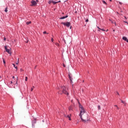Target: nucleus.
Returning a JSON list of instances; mask_svg holds the SVG:
<instances>
[{"mask_svg": "<svg viewBox=\"0 0 128 128\" xmlns=\"http://www.w3.org/2000/svg\"><path fill=\"white\" fill-rule=\"evenodd\" d=\"M79 108L80 110V114H79V116H80L82 120L84 122H88V115L86 112L84 108V106L79 103Z\"/></svg>", "mask_w": 128, "mask_h": 128, "instance_id": "obj_1", "label": "nucleus"}, {"mask_svg": "<svg viewBox=\"0 0 128 128\" xmlns=\"http://www.w3.org/2000/svg\"><path fill=\"white\" fill-rule=\"evenodd\" d=\"M68 88H66L65 86L62 87V90L63 94H66V96H68Z\"/></svg>", "mask_w": 128, "mask_h": 128, "instance_id": "obj_2", "label": "nucleus"}, {"mask_svg": "<svg viewBox=\"0 0 128 128\" xmlns=\"http://www.w3.org/2000/svg\"><path fill=\"white\" fill-rule=\"evenodd\" d=\"M4 48L6 52H8V54H12V48H10V49H8L7 46H5Z\"/></svg>", "mask_w": 128, "mask_h": 128, "instance_id": "obj_3", "label": "nucleus"}, {"mask_svg": "<svg viewBox=\"0 0 128 128\" xmlns=\"http://www.w3.org/2000/svg\"><path fill=\"white\" fill-rule=\"evenodd\" d=\"M62 24H64V26H67V28H70V22H62Z\"/></svg>", "mask_w": 128, "mask_h": 128, "instance_id": "obj_4", "label": "nucleus"}, {"mask_svg": "<svg viewBox=\"0 0 128 128\" xmlns=\"http://www.w3.org/2000/svg\"><path fill=\"white\" fill-rule=\"evenodd\" d=\"M58 2H60V1H59V2H54V0H50V1L48 2V4H56Z\"/></svg>", "mask_w": 128, "mask_h": 128, "instance_id": "obj_5", "label": "nucleus"}, {"mask_svg": "<svg viewBox=\"0 0 128 128\" xmlns=\"http://www.w3.org/2000/svg\"><path fill=\"white\" fill-rule=\"evenodd\" d=\"M31 4H31L32 6H36V4H37L36 2L34 1V0H32L31 1Z\"/></svg>", "mask_w": 128, "mask_h": 128, "instance_id": "obj_6", "label": "nucleus"}, {"mask_svg": "<svg viewBox=\"0 0 128 128\" xmlns=\"http://www.w3.org/2000/svg\"><path fill=\"white\" fill-rule=\"evenodd\" d=\"M70 116H72V114L70 115H64L65 118H68L69 120H72V118H70Z\"/></svg>", "mask_w": 128, "mask_h": 128, "instance_id": "obj_7", "label": "nucleus"}, {"mask_svg": "<svg viewBox=\"0 0 128 128\" xmlns=\"http://www.w3.org/2000/svg\"><path fill=\"white\" fill-rule=\"evenodd\" d=\"M34 124H36V120H34L32 122V128H34Z\"/></svg>", "mask_w": 128, "mask_h": 128, "instance_id": "obj_8", "label": "nucleus"}, {"mask_svg": "<svg viewBox=\"0 0 128 128\" xmlns=\"http://www.w3.org/2000/svg\"><path fill=\"white\" fill-rule=\"evenodd\" d=\"M68 16H62L61 18H60V20H64V18H68Z\"/></svg>", "mask_w": 128, "mask_h": 128, "instance_id": "obj_9", "label": "nucleus"}, {"mask_svg": "<svg viewBox=\"0 0 128 128\" xmlns=\"http://www.w3.org/2000/svg\"><path fill=\"white\" fill-rule=\"evenodd\" d=\"M122 40H125V42H126V40H128V38H126V36H123L122 37Z\"/></svg>", "mask_w": 128, "mask_h": 128, "instance_id": "obj_10", "label": "nucleus"}, {"mask_svg": "<svg viewBox=\"0 0 128 128\" xmlns=\"http://www.w3.org/2000/svg\"><path fill=\"white\" fill-rule=\"evenodd\" d=\"M73 108H72V106H70L68 108L69 110H72Z\"/></svg>", "mask_w": 128, "mask_h": 128, "instance_id": "obj_11", "label": "nucleus"}, {"mask_svg": "<svg viewBox=\"0 0 128 128\" xmlns=\"http://www.w3.org/2000/svg\"><path fill=\"white\" fill-rule=\"evenodd\" d=\"M68 76L70 78V82H72V77H70V75H68Z\"/></svg>", "mask_w": 128, "mask_h": 128, "instance_id": "obj_12", "label": "nucleus"}, {"mask_svg": "<svg viewBox=\"0 0 128 128\" xmlns=\"http://www.w3.org/2000/svg\"><path fill=\"white\" fill-rule=\"evenodd\" d=\"M98 30H102V32H106V30H104V29H101L100 28V27L98 26Z\"/></svg>", "mask_w": 128, "mask_h": 128, "instance_id": "obj_13", "label": "nucleus"}, {"mask_svg": "<svg viewBox=\"0 0 128 128\" xmlns=\"http://www.w3.org/2000/svg\"><path fill=\"white\" fill-rule=\"evenodd\" d=\"M26 24H32V22L30 21V22H26Z\"/></svg>", "mask_w": 128, "mask_h": 128, "instance_id": "obj_14", "label": "nucleus"}, {"mask_svg": "<svg viewBox=\"0 0 128 128\" xmlns=\"http://www.w3.org/2000/svg\"><path fill=\"white\" fill-rule=\"evenodd\" d=\"M5 12H8V7H6L4 10Z\"/></svg>", "mask_w": 128, "mask_h": 128, "instance_id": "obj_15", "label": "nucleus"}, {"mask_svg": "<svg viewBox=\"0 0 128 128\" xmlns=\"http://www.w3.org/2000/svg\"><path fill=\"white\" fill-rule=\"evenodd\" d=\"M13 64L14 68H16V70H18V67H17V66H16V64Z\"/></svg>", "mask_w": 128, "mask_h": 128, "instance_id": "obj_16", "label": "nucleus"}, {"mask_svg": "<svg viewBox=\"0 0 128 128\" xmlns=\"http://www.w3.org/2000/svg\"><path fill=\"white\" fill-rule=\"evenodd\" d=\"M32 88H31V92H32V90H34V86H32Z\"/></svg>", "mask_w": 128, "mask_h": 128, "instance_id": "obj_17", "label": "nucleus"}, {"mask_svg": "<svg viewBox=\"0 0 128 128\" xmlns=\"http://www.w3.org/2000/svg\"><path fill=\"white\" fill-rule=\"evenodd\" d=\"M114 106H116L117 110H120V108H118V106L114 105Z\"/></svg>", "mask_w": 128, "mask_h": 128, "instance_id": "obj_18", "label": "nucleus"}, {"mask_svg": "<svg viewBox=\"0 0 128 128\" xmlns=\"http://www.w3.org/2000/svg\"><path fill=\"white\" fill-rule=\"evenodd\" d=\"M103 4H106V2H104V0H102V1Z\"/></svg>", "mask_w": 128, "mask_h": 128, "instance_id": "obj_19", "label": "nucleus"}, {"mask_svg": "<svg viewBox=\"0 0 128 128\" xmlns=\"http://www.w3.org/2000/svg\"><path fill=\"white\" fill-rule=\"evenodd\" d=\"M98 110H100V106L98 105Z\"/></svg>", "mask_w": 128, "mask_h": 128, "instance_id": "obj_20", "label": "nucleus"}, {"mask_svg": "<svg viewBox=\"0 0 128 128\" xmlns=\"http://www.w3.org/2000/svg\"><path fill=\"white\" fill-rule=\"evenodd\" d=\"M56 45L57 46H60V44H58V43H56Z\"/></svg>", "mask_w": 128, "mask_h": 128, "instance_id": "obj_21", "label": "nucleus"}, {"mask_svg": "<svg viewBox=\"0 0 128 128\" xmlns=\"http://www.w3.org/2000/svg\"><path fill=\"white\" fill-rule=\"evenodd\" d=\"M25 80H26V82H28V76L26 77Z\"/></svg>", "mask_w": 128, "mask_h": 128, "instance_id": "obj_22", "label": "nucleus"}, {"mask_svg": "<svg viewBox=\"0 0 128 128\" xmlns=\"http://www.w3.org/2000/svg\"><path fill=\"white\" fill-rule=\"evenodd\" d=\"M3 62L4 64H6V61L4 60V59H3Z\"/></svg>", "mask_w": 128, "mask_h": 128, "instance_id": "obj_23", "label": "nucleus"}, {"mask_svg": "<svg viewBox=\"0 0 128 128\" xmlns=\"http://www.w3.org/2000/svg\"><path fill=\"white\" fill-rule=\"evenodd\" d=\"M43 34H46V32H43Z\"/></svg>", "mask_w": 128, "mask_h": 128, "instance_id": "obj_24", "label": "nucleus"}, {"mask_svg": "<svg viewBox=\"0 0 128 128\" xmlns=\"http://www.w3.org/2000/svg\"><path fill=\"white\" fill-rule=\"evenodd\" d=\"M121 102H122V104H124V102L122 100H121Z\"/></svg>", "mask_w": 128, "mask_h": 128, "instance_id": "obj_25", "label": "nucleus"}, {"mask_svg": "<svg viewBox=\"0 0 128 128\" xmlns=\"http://www.w3.org/2000/svg\"><path fill=\"white\" fill-rule=\"evenodd\" d=\"M86 22H88V19H86Z\"/></svg>", "mask_w": 128, "mask_h": 128, "instance_id": "obj_26", "label": "nucleus"}, {"mask_svg": "<svg viewBox=\"0 0 128 128\" xmlns=\"http://www.w3.org/2000/svg\"><path fill=\"white\" fill-rule=\"evenodd\" d=\"M51 40L52 42H54V38H52Z\"/></svg>", "mask_w": 128, "mask_h": 128, "instance_id": "obj_27", "label": "nucleus"}, {"mask_svg": "<svg viewBox=\"0 0 128 128\" xmlns=\"http://www.w3.org/2000/svg\"><path fill=\"white\" fill-rule=\"evenodd\" d=\"M63 66H64V68H66V65H65L64 64H63Z\"/></svg>", "mask_w": 128, "mask_h": 128, "instance_id": "obj_28", "label": "nucleus"}, {"mask_svg": "<svg viewBox=\"0 0 128 128\" xmlns=\"http://www.w3.org/2000/svg\"><path fill=\"white\" fill-rule=\"evenodd\" d=\"M16 64H18V62H16Z\"/></svg>", "mask_w": 128, "mask_h": 128, "instance_id": "obj_29", "label": "nucleus"}, {"mask_svg": "<svg viewBox=\"0 0 128 128\" xmlns=\"http://www.w3.org/2000/svg\"><path fill=\"white\" fill-rule=\"evenodd\" d=\"M6 38H5V37L4 38V40H6Z\"/></svg>", "mask_w": 128, "mask_h": 128, "instance_id": "obj_30", "label": "nucleus"}, {"mask_svg": "<svg viewBox=\"0 0 128 128\" xmlns=\"http://www.w3.org/2000/svg\"><path fill=\"white\" fill-rule=\"evenodd\" d=\"M117 94L120 95V94H118V92H116Z\"/></svg>", "mask_w": 128, "mask_h": 128, "instance_id": "obj_31", "label": "nucleus"}, {"mask_svg": "<svg viewBox=\"0 0 128 128\" xmlns=\"http://www.w3.org/2000/svg\"><path fill=\"white\" fill-rule=\"evenodd\" d=\"M119 4H122V2H119Z\"/></svg>", "mask_w": 128, "mask_h": 128, "instance_id": "obj_32", "label": "nucleus"}, {"mask_svg": "<svg viewBox=\"0 0 128 128\" xmlns=\"http://www.w3.org/2000/svg\"><path fill=\"white\" fill-rule=\"evenodd\" d=\"M19 61H20V58H18V62H19Z\"/></svg>", "mask_w": 128, "mask_h": 128, "instance_id": "obj_33", "label": "nucleus"}, {"mask_svg": "<svg viewBox=\"0 0 128 128\" xmlns=\"http://www.w3.org/2000/svg\"><path fill=\"white\" fill-rule=\"evenodd\" d=\"M126 42H128V39L126 40Z\"/></svg>", "mask_w": 128, "mask_h": 128, "instance_id": "obj_34", "label": "nucleus"}, {"mask_svg": "<svg viewBox=\"0 0 128 128\" xmlns=\"http://www.w3.org/2000/svg\"><path fill=\"white\" fill-rule=\"evenodd\" d=\"M111 22H112V24H114V22L112 21Z\"/></svg>", "mask_w": 128, "mask_h": 128, "instance_id": "obj_35", "label": "nucleus"}, {"mask_svg": "<svg viewBox=\"0 0 128 128\" xmlns=\"http://www.w3.org/2000/svg\"><path fill=\"white\" fill-rule=\"evenodd\" d=\"M115 26H116V22H114Z\"/></svg>", "mask_w": 128, "mask_h": 128, "instance_id": "obj_36", "label": "nucleus"}, {"mask_svg": "<svg viewBox=\"0 0 128 128\" xmlns=\"http://www.w3.org/2000/svg\"><path fill=\"white\" fill-rule=\"evenodd\" d=\"M12 78H14V76H12Z\"/></svg>", "mask_w": 128, "mask_h": 128, "instance_id": "obj_37", "label": "nucleus"}, {"mask_svg": "<svg viewBox=\"0 0 128 128\" xmlns=\"http://www.w3.org/2000/svg\"><path fill=\"white\" fill-rule=\"evenodd\" d=\"M37 2H38V0H36Z\"/></svg>", "mask_w": 128, "mask_h": 128, "instance_id": "obj_38", "label": "nucleus"}, {"mask_svg": "<svg viewBox=\"0 0 128 128\" xmlns=\"http://www.w3.org/2000/svg\"><path fill=\"white\" fill-rule=\"evenodd\" d=\"M126 22V24H128V22Z\"/></svg>", "mask_w": 128, "mask_h": 128, "instance_id": "obj_39", "label": "nucleus"}, {"mask_svg": "<svg viewBox=\"0 0 128 128\" xmlns=\"http://www.w3.org/2000/svg\"><path fill=\"white\" fill-rule=\"evenodd\" d=\"M108 30H106V32H108Z\"/></svg>", "mask_w": 128, "mask_h": 128, "instance_id": "obj_40", "label": "nucleus"}, {"mask_svg": "<svg viewBox=\"0 0 128 128\" xmlns=\"http://www.w3.org/2000/svg\"><path fill=\"white\" fill-rule=\"evenodd\" d=\"M11 84H12V81H11Z\"/></svg>", "mask_w": 128, "mask_h": 128, "instance_id": "obj_41", "label": "nucleus"}, {"mask_svg": "<svg viewBox=\"0 0 128 128\" xmlns=\"http://www.w3.org/2000/svg\"><path fill=\"white\" fill-rule=\"evenodd\" d=\"M110 2H112V0H110Z\"/></svg>", "mask_w": 128, "mask_h": 128, "instance_id": "obj_42", "label": "nucleus"}, {"mask_svg": "<svg viewBox=\"0 0 128 128\" xmlns=\"http://www.w3.org/2000/svg\"><path fill=\"white\" fill-rule=\"evenodd\" d=\"M125 18H126V16H124Z\"/></svg>", "mask_w": 128, "mask_h": 128, "instance_id": "obj_43", "label": "nucleus"}, {"mask_svg": "<svg viewBox=\"0 0 128 128\" xmlns=\"http://www.w3.org/2000/svg\"><path fill=\"white\" fill-rule=\"evenodd\" d=\"M16 84H18V81H16Z\"/></svg>", "mask_w": 128, "mask_h": 128, "instance_id": "obj_44", "label": "nucleus"}]
</instances>
